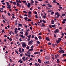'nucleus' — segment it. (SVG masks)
I'll list each match as a JSON object with an SVG mask.
<instances>
[{"label":"nucleus","instance_id":"f257e3e1","mask_svg":"<svg viewBox=\"0 0 66 66\" xmlns=\"http://www.w3.org/2000/svg\"><path fill=\"white\" fill-rule=\"evenodd\" d=\"M58 52L59 53H65V52L63 50H59L58 51Z\"/></svg>","mask_w":66,"mask_h":66},{"label":"nucleus","instance_id":"f03ea898","mask_svg":"<svg viewBox=\"0 0 66 66\" xmlns=\"http://www.w3.org/2000/svg\"><path fill=\"white\" fill-rule=\"evenodd\" d=\"M22 46L23 47L26 48V43H23L22 44Z\"/></svg>","mask_w":66,"mask_h":66},{"label":"nucleus","instance_id":"7ed1b4c3","mask_svg":"<svg viewBox=\"0 0 66 66\" xmlns=\"http://www.w3.org/2000/svg\"><path fill=\"white\" fill-rule=\"evenodd\" d=\"M59 29H56L54 31V33H59Z\"/></svg>","mask_w":66,"mask_h":66},{"label":"nucleus","instance_id":"20e7f679","mask_svg":"<svg viewBox=\"0 0 66 66\" xmlns=\"http://www.w3.org/2000/svg\"><path fill=\"white\" fill-rule=\"evenodd\" d=\"M32 42H33V40H31V41H29L28 43V45H30L31 44H32Z\"/></svg>","mask_w":66,"mask_h":66},{"label":"nucleus","instance_id":"39448f33","mask_svg":"<svg viewBox=\"0 0 66 66\" xmlns=\"http://www.w3.org/2000/svg\"><path fill=\"white\" fill-rule=\"evenodd\" d=\"M45 39L46 40L48 41V42L49 41L50 39H49V38L48 37H46L45 38Z\"/></svg>","mask_w":66,"mask_h":66},{"label":"nucleus","instance_id":"423d86ee","mask_svg":"<svg viewBox=\"0 0 66 66\" xmlns=\"http://www.w3.org/2000/svg\"><path fill=\"white\" fill-rule=\"evenodd\" d=\"M19 26L20 27H22V25L21 24L19 23L18 24V27L19 28Z\"/></svg>","mask_w":66,"mask_h":66},{"label":"nucleus","instance_id":"0eeeda50","mask_svg":"<svg viewBox=\"0 0 66 66\" xmlns=\"http://www.w3.org/2000/svg\"><path fill=\"white\" fill-rule=\"evenodd\" d=\"M30 6H31L30 3H28V5H27V7L29 8H30Z\"/></svg>","mask_w":66,"mask_h":66},{"label":"nucleus","instance_id":"6e6552de","mask_svg":"<svg viewBox=\"0 0 66 66\" xmlns=\"http://www.w3.org/2000/svg\"><path fill=\"white\" fill-rule=\"evenodd\" d=\"M38 62L39 63H42V61H41V60L40 59H39L38 60Z\"/></svg>","mask_w":66,"mask_h":66},{"label":"nucleus","instance_id":"1a4fd4ad","mask_svg":"<svg viewBox=\"0 0 66 66\" xmlns=\"http://www.w3.org/2000/svg\"><path fill=\"white\" fill-rule=\"evenodd\" d=\"M31 35H29L28 36H27V37L28 38L30 39L31 38Z\"/></svg>","mask_w":66,"mask_h":66},{"label":"nucleus","instance_id":"9d476101","mask_svg":"<svg viewBox=\"0 0 66 66\" xmlns=\"http://www.w3.org/2000/svg\"><path fill=\"white\" fill-rule=\"evenodd\" d=\"M49 61H47L46 62H44V63L45 64H48L49 63Z\"/></svg>","mask_w":66,"mask_h":66},{"label":"nucleus","instance_id":"9b49d317","mask_svg":"<svg viewBox=\"0 0 66 66\" xmlns=\"http://www.w3.org/2000/svg\"><path fill=\"white\" fill-rule=\"evenodd\" d=\"M24 19H25L27 21L28 20V18L27 17H25L24 18Z\"/></svg>","mask_w":66,"mask_h":66},{"label":"nucleus","instance_id":"f8f14e48","mask_svg":"<svg viewBox=\"0 0 66 66\" xmlns=\"http://www.w3.org/2000/svg\"><path fill=\"white\" fill-rule=\"evenodd\" d=\"M19 52H20V53H21V48H19Z\"/></svg>","mask_w":66,"mask_h":66},{"label":"nucleus","instance_id":"ddd939ff","mask_svg":"<svg viewBox=\"0 0 66 66\" xmlns=\"http://www.w3.org/2000/svg\"><path fill=\"white\" fill-rule=\"evenodd\" d=\"M28 17L29 18H31L32 16H31V15L30 14H28Z\"/></svg>","mask_w":66,"mask_h":66},{"label":"nucleus","instance_id":"4468645a","mask_svg":"<svg viewBox=\"0 0 66 66\" xmlns=\"http://www.w3.org/2000/svg\"><path fill=\"white\" fill-rule=\"evenodd\" d=\"M52 27V28H54L55 27V25L54 24V25H51Z\"/></svg>","mask_w":66,"mask_h":66},{"label":"nucleus","instance_id":"2eb2a0df","mask_svg":"<svg viewBox=\"0 0 66 66\" xmlns=\"http://www.w3.org/2000/svg\"><path fill=\"white\" fill-rule=\"evenodd\" d=\"M38 38L39 39H42V37H41V36H39L38 37Z\"/></svg>","mask_w":66,"mask_h":66},{"label":"nucleus","instance_id":"dca6fc26","mask_svg":"<svg viewBox=\"0 0 66 66\" xmlns=\"http://www.w3.org/2000/svg\"><path fill=\"white\" fill-rule=\"evenodd\" d=\"M37 43L38 44H40V42H39V41H37Z\"/></svg>","mask_w":66,"mask_h":66},{"label":"nucleus","instance_id":"f3484780","mask_svg":"<svg viewBox=\"0 0 66 66\" xmlns=\"http://www.w3.org/2000/svg\"><path fill=\"white\" fill-rule=\"evenodd\" d=\"M53 3H57V2H56V0H54L53 1Z\"/></svg>","mask_w":66,"mask_h":66},{"label":"nucleus","instance_id":"a211bd4d","mask_svg":"<svg viewBox=\"0 0 66 66\" xmlns=\"http://www.w3.org/2000/svg\"><path fill=\"white\" fill-rule=\"evenodd\" d=\"M13 4H14V5H16V3L15 2H13Z\"/></svg>","mask_w":66,"mask_h":66},{"label":"nucleus","instance_id":"6ab92c4d","mask_svg":"<svg viewBox=\"0 0 66 66\" xmlns=\"http://www.w3.org/2000/svg\"><path fill=\"white\" fill-rule=\"evenodd\" d=\"M33 48H31L30 49H29V51H33Z\"/></svg>","mask_w":66,"mask_h":66},{"label":"nucleus","instance_id":"aec40b11","mask_svg":"<svg viewBox=\"0 0 66 66\" xmlns=\"http://www.w3.org/2000/svg\"><path fill=\"white\" fill-rule=\"evenodd\" d=\"M22 51H21V53H22L24 51V49L23 48H22Z\"/></svg>","mask_w":66,"mask_h":66},{"label":"nucleus","instance_id":"412c9836","mask_svg":"<svg viewBox=\"0 0 66 66\" xmlns=\"http://www.w3.org/2000/svg\"><path fill=\"white\" fill-rule=\"evenodd\" d=\"M59 13L58 12H57L56 13H55V15H59Z\"/></svg>","mask_w":66,"mask_h":66},{"label":"nucleus","instance_id":"4be33fe9","mask_svg":"<svg viewBox=\"0 0 66 66\" xmlns=\"http://www.w3.org/2000/svg\"><path fill=\"white\" fill-rule=\"evenodd\" d=\"M65 14H64L63 13H62V16H65Z\"/></svg>","mask_w":66,"mask_h":66},{"label":"nucleus","instance_id":"5701e85b","mask_svg":"<svg viewBox=\"0 0 66 66\" xmlns=\"http://www.w3.org/2000/svg\"><path fill=\"white\" fill-rule=\"evenodd\" d=\"M23 12L24 13H25L26 14H27V12L25 11H23Z\"/></svg>","mask_w":66,"mask_h":66},{"label":"nucleus","instance_id":"b1692460","mask_svg":"<svg viewBox=\"0 0 66 66\" xmlns=\"http://www.w3.org/2000/svg\"><path fill=\"white\" fill-rule=\"evenodd\" d=\"M35 39H36V40H38V38H37V37L36 36H35Z\"/></svg>","mask_w":66,"mask_h":66},{"label":"nucleus","instance_id":"393cba45","mask_svg":"<svg viewBox=\"0 0 66 66\" xmlns=\"http://www.w3.org/2000/svg\"><path fill=\"white\" fill-rule=\"evenodd\" d=\"M62 39H61L60 38H58V40L59 41H61V40H62Z\"/></svg>","mask_w":66,"mask_h":66},{"label":"nucleus","instance_id":"a878e982","mask_svg":"<svg viewBox=\"0 0 66 66\" xmlns=\"http://www.w3.org/2000/svg\"><path fill=\"white\" fill-rule=\"evenodd\" d=\"M25 35L26 36H28V32L26 33H25Z\"/></svg>","mask_w":66,"mask_h":66},{"label":"nucleus","instance_id":"bb28decb","mask_svg":"<svg viewBox=\"0 0 66 66\" xmlns=\"http://www.w3.org/2000/svg\"><path fill=\"white\" fill-rule=\"evenodd\" d=\"M65 56H66V54H63V55H62V56L63 57H64Z\"/></svg>","mask_w":66,"mask_h":66},{"label":"nucleus","instance_id":"cd10ccee","mask_svg":"<svg viewBox=\"0 0 66 66\" xmlns=\"http://www.w3.org/2000/svg\"><path fill=\"white\" fill-rule=\"evenodd\" d=\"M15 52H16V53H17L18 54H19V53H18V52L17 51H16V50H15Z\"/></svg>","mask_w":66,"mask_h":66},{"label":"nucleus","instance_id":"c85d7f7f","mask_svg":"<svg viewBox=\"0 0 66 66\" xmlns=\"http://www.w3.org/2000/svg\"><path fill=\"white\" fill-rule=\"evenodd\" d=\"M35 18L36 19L37 18H38V16H37V14H36L35 15Z\"/></svg>","mask_w":66,"mask_h":66},{"label":"nucleus","instance_id":"c756f323","mask_svg":"<svg viewBox=\"0 0 66 66\" xmlns=\"http://www.w3.org/2000/svg\"><path fill=\"white\" fill-rule=\"evenodd\" d=\"M49 28H50L51 29L52 28V26H51V25H50L49 26Z\"/></svg>","mask_w":66,"mask_h":66},{"label":"nucleus","instance_id":"7c9ffc66","mask_svg":"<svg viewBox=\"0 0 66 66\" xmlns=\"http://www.w3.org/2000/svg\"><path fill=\"white\" fill-rule=\"evenodd\" d=\"M7 6H9V7H11V5H10V4H7L6 5Z\"/></svg>","mask_w":66,"mask_h":66},{"label":"nucleus","instance_id":"2f4dec72","mask_svg":"<svg viewBox=\"0 0 66 66\" xmlns=\"http://www.w3.org/2000/svg\"><path fill=\"white\" fill-rule=\"evenodd\" d=\"M48 45H51V43L50 42H49L48 43Z\"/></svg>","mask_w":66,"mask_h":66},{"label":"nucleus","instance_id":"473e14b6","mask_svg":"<svg viewBox=\"0 0 66 66\" xmlns=\"http://www.w3.org/2000/svg\"><path fill=\"white\" fill-rule=\"evenodd\" d=\"M60 42V41H58L57 40H56V42L57 43V44H59V42Z\"/></svg>","mask_w":66,"mask_h":66},{"label":"nucleus","instance_id":"72a5a7b5","mask_svg":"<svg viewBox=\"0 0 66 66\" xmlns=\"http://www.w3.org/2000/svg\"><path fill=\"white\" fill-rule=\"evenodd\" d=\"M12 31H10L9 32V34H10V35H11V34L12 33Z\"/></svg>","mask_w":66,"mask_h":66},{"label":"nucleus","instance_id":"f704fd0d","mask_svg":"<svg viewBox=\"0 0 66 66\" xmlns=\"http://www.w3.org/2000/svg\"><path fill=\"white\" fill-rule=\"evenodd\" d=\"M8 15L9 16H11V14H10V13L9 12L8 13Z\"/></svg>","mask_w":66,"mask_h":66},{"label":"nucleus","instance_id":"c9c22d12","mask_svg":"<svg viewBox=\"0 0 66 66\" xmlns=\"http://www.w3.org/2000/svg\"><path fill=\"white\" fill-rule=\"evenodd\" d=\"M45 59H46V60H48V57L46 56L45 57Z\"/></svg>","mask_w":66,"mask_h":66},{"label":"nucleus","instance_id":"e433bc0d","mask_svg":"<svg viewBox=\"0 0 66 66\" xmlns=\"http://www.w3.org/2000/svg\"><path fill=\"white\" fill-rule=\"evenodd\" d=\"M54 13V12H51V15H53Z\"/></svg>","mask_w":66,"mask_h":66},{"label":"nucleus","instance_id":"4c0bfd02","mask_svg":"<svg viewBox=\"0 0 66 66\" xmlns=\"http://www.w3.org/2000/svg\"><path fill=\"white\" fill-rule=\"evenodd\" d=\"M61 33H62V36H64V34L62 32H61Z\"/></svg>","mask_w":66,"mask_h":66},{"label":"nucleus","instance_id":"58836bf2","mask_svg":"<svg viewBox=\"0 0 66 66\" xmlns=\"http://www.w3.org/2000/svg\"><path fill=\"white\" fill-rule=\"evenodd\" d=\"M52 6L51 5H48V7H52Z\"/></svg>","mask_w":66,"mask_h":66},{"label":"nucleus","instance_id":"ea45409f","mask_svg":"<svg viewBox=\"0 0 66 66\" xmlns=\"http://www.w3.org/2000/svg\"><path fill=\"white\" fill-rule=\"evenodd\" d=\"M9 2H10V3H13V2L12 1H9Z\"/></svg>","mask_w":66,"mask_h":66},{"label":"nucleus","instance_id":"a19ab883","mask_svg":"<svg viewBox=\"0 0 66 66\" xmlns=\"http://www.w3.org/2000/svg\"><path fill=\"white\" fill-rule=\"evenodd\" d=\"M35 65L36 66H38V65H37V63H35Z\"/></svg>","mask_w":66,"mask_h":66},{"label":"nucleus","instance_id":"79ce46f5","mask_svg":"<svg viewBox=\"0 0 66 66\" xmlns=\"http://www.w3.org/2000/svg\"><path fill=\"white\" fill-rule=\"evenodd\" d=\"M60 14H58L57 16V18H59V16H60Z\"/></svg>","mask_w":66,"mask_h":66},{"label":"nucleus","instance_id":"37998d69","mask_svg":"<svg viewBox=\"0 0 66 66\" xmlns=\"http://www.w3.org/2000/svg\"><path fill=\"white\" fill-rule=\"evenodd\" d=\"M27 54H31V52H27Z\"/></svg>","mask_w":66,"mask_h":66},{"label":"nucleus","instance_id":"c03bdc74","mask_svg":"<svg viewBox=\"0 0 66 66\" xmlns=\"http://www.w3.org/2000/svg\"><path fill=\"white\" fill-rule=\"evenodd\" d=\"M19 36L20 37H23V35H20Z\"/></svg>","mask_w":66,"mask_h":66},{"label":"nucleus","instance_id":"a18cd8bd","mask_svg":"<svg viewBox=\"0 0 66 66\" xmlns=\"http://www.w3.org/2000/svg\"><path fill=\"white\" fill-rule=\"evenodd\" d=\"M34 14H37V12L36 11H35L34 12Z\"/></svg>","mask_w":66,"mask_h":66},{"label":"nucleus","instance_id":"49530a36","mask_svg":"<svg viewBox=\"0 0 66 66\" xmlns=\"http://www.w3.org/2000/svg\"><path fill=\"white\" fill-rule=\"evenodd\" d=\"M20 33L21 34H23V32L22 31H20Z\"/></svg>","mask_w":66,"mask_h":66},{"label":"nucleus","instance_id":"de8ad7c7","mask_svg":"<svg viewBox=\"0 0 66 66\" xmlns=\"http://www.w3.org/2000/svg\"><path fill=\"white\" fill-rule=\"evenodd\" d=\"M38 54V52H36L35 53H34V54Z\"/></svg>","mask_w":66,"mask_h":66},{"label":"nucleus","instance_id":"09e8293b","mask_svg":"<svg viewBox=\"0 0 66 66\" xmlns=\"http://www.w3.org/2000/svg\"><path fill=\"white\" fill-rule=\"evenodd\" d=\"M17 30H18V29H17V28H15L14 29V31H17Z\"/></svg>","mask_w":66,"mask_h":66},{"label":"nucleus","instance_id":"8fccbe9b","mask_svg":"<svg viewBox=\"0 0 66 66\" xmlns=\"http://www.w3.org/2000/svg\"><path fill=\"white\" fill-rule=\"evenodd\" d=\"M30 39L28 38L27 39V41L29 42L30 41Z\"/></svg>","mask_w":66,"mask_h":66},{"label":"nucleus","instance_id":"3c124183","mask_svg":"<svg viewBox=\"0 0 66 66\" xmlns=\"http://www.w3.org/2000/svg\"><path fill=\"white\" fill-rule=\"evenodd\" d=\"M28 56L29 57H31V55L30 54H29V55L28 54Z\"/></svg>","mask_w":66,"mask_h":66},{"label":"nucleus","instance_id":"603ef678","mask_svg":"<svg viewBox=\"0 0 66 66\" xmlns=\"http://www.w3.org/2000/svg\"><path fill=\"white\" fill-rule=\"evenodd\" d=\"M43 17L44 18V19H45V18H46V16H45V15H44L43 16Z\"/></svg>","mask_w":66,"mask_h":66},{"label":"nucleus","instance_id":"864d4df0","mask_svg":"<svg viewBox=\"0 0 66 66\" xmlns=\"http://www.w3.org/2000/svg\"><path fill=\"white\" fill-rule=\"evenodd\" d=\"M24 59H25V57L23 56L22 58V59L23 60H24Z\"/></svg>","mask_w":66,"mask_h":66},{"label":"nucleus","instance_id":"5fc2aeb1","mask_svg":"<svg viewBox=\"0 0 66 66\" xmlns=\"http://www.w3.org/2000/svg\"><path fill=\"white\" fill-rule=\"evenodd\" d=\"M38 35H42V33L40 32L38 34Z\"/></svg>","mask_w":66,"mask_h":66},{"label":"nucleus","instance_id":"6e6d98bb","mask_svg":"<svg viewBox=\"0 0 66 66\" xmlns=\"http://www.w3.org/2000/svg\"><path fill=\"white\" fill-rule=\"evenodd\" d=\"M42 6H45L46 4H43L42 5Z\"/></svg>","mask_w":66,"mask_h":66},{"label":"nucleus","instance_id":"4d7b16f0","mask_svg":"<svg viewBox=\"0 0 66 66\" xmlns=\"http://www.w3.org/2000/svg\"><path fill=\"white\" fill-rule=\"evenodd\" d=\"M0 10H1V11H3V8H0Z\"/></svg>","mask_w":66,"mask_h":66},{"label":"nucleus","instance_id":"13d9d810","mask_svg":"<svg viewBox=\"0 0 66 66\" xmlns=\"http://www.w3.org/2000/svg\"><path fill=\"white\" fill-rule=\"evenodd\" d=\"M43 22H44V23H46V21H45L44 20H42Z\"/></svg>","mask_w":66,"mask_h":66},{"label":"nucleus","instance_id":"bf43d9fd","mask_svg":"<svg viewBox=\"0 0 66 66\" xmlns=\"http://www.w3.org/2000/svg\"><path fill=\"white\" fill-rule=\"evenodd\" d=\"M32 63H29V65H30V66H31V65H32Z\"/></svg>","mask_w":66,"mask_h":66},{"label":"nucleus","instance_id":"052dcab7","mask_svg":"<svg viewBox=\"0 0 66 66\" xmlns=\"http://www.w3.org/2000/svg\"><path fill=\"white\" fill-rule=\"evenodd\" d=\"M19 41L20 42H22V40L21 39V38H20L19 39Z\"/></svg>","mask_w":66,"mask_h":66},{"label":"nucleus","instance_id":"680f3d73","mask_svg":"<svg viewBox=\"0 0 66 66\" xmlns=\"http://www.w3.org/2000/svg\"><path fill=\"white\" fill-rule=\"evenodd\" d=\"M22 54H21L20 55V56H22Z\"/></svg>","mask_w":66,"mask_h":66},{"label":"nucleus","instance_id":"e2e57ef3","mask_svg":"<svg viewBox=\"0 0 66 66\" xmlns=\"http://www.w3.org/2000/svg\"><path fill=\"white\" fill-rule=\"evenodd\" d=\"M31 11H29L28 12V14H30L31 13Z\"/></svg>","mask_w":66,"mask_h":66},{"label":"nucleus","instance_id":"0e129e2a","mask_svg":"<svg viewBox=\"0 0 66 66\" xmlns=\"http://www.w3.org/2000/svg\"><path fill=\"white\" fill-rule=\"evenodd\" d=\"M31 24L32 26H34V24H33V22H31Z\"/></svg>","mask_w":66,"mask_h":66},{"label":"nucleus","instance_id":"69168bd1","mask_svg":"<svg viewBox=\"0 0 66 66\" xmlns=\"http://www.w3.org/2000/svg\"><path fill=\"white\" fill-rule=\"evenodd\" d=\"M16 2L17 3H19V1L17 0H16Z\"/></svg>","mask_w":66,"mask_h":66},{"label":"nucleus","instance_id":"338daca9","mask_svg":"<svg viewBox=\"0 0 66 66\" xmlns=\"http://www.w3.org/2000/svg\"><path fill=\"white\" fill-rule=\"evenodd\" d=\"M66 21V19H65L63 20V21Z\"/></svg>","mask_w":66,"mask_h":66},{"label":"nucleus","instance_id":"774afa93","mask_svg":"<svg viewBox=\"0 0 66 66\" xmlns=\"http://www.w3.org/2000/svg\"><path fill=\"white\" fill-rule=\"evenodd\" d=\"M31 38H34V35H32V36Z\"/></svg>","mask_w":66,"mask_h":66}]
</instances>
